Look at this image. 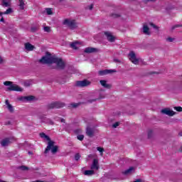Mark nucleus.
Here are the masks:
<instances>
[{"mask_svg": "<svg viewBox=\"0 0 182 182\" xmlns=\"http://www.w3.org/2000/svg\"><path fill=\"white\" fill-rule=\"evenodd\" d=\"M38 62L42 65H48L50 69L57 68L63 70V69L66 68V64L63 62L62 58L55 55L52 56V54L49 52H46V55L43 56Z\"/></svg>", "mask_w": 182, "mask_h": 182, "instance_id": "nucleus-1", "label": "nucleus"}, {"mask_svg": "<svg viewBox=\"0 0 182 182\" xmlns=\"http://www.w3.org/2000/svg\"><path fill=\"white\" fill-rule=\"evenodd\" d=\"M44 139L48 141V146L44 151V154H48L49 151L51 150L52 154H56L59 150V146L55 145V141L50 140V137H49V136L46 135Z\"/></svg>", "mask_w": 182, "mask_h": 182, "instance_id": "nucleus-2", "label": "nucleus"}, {"mask_svg": "<svg viewBox=\"0 0 182 182\" xmlns=\"http://www.w3.org/2000/svg\"><path fill=\"white\" fill-rule=\"evenodd\" d=\"M4 86H9L7 87V90L9 92H23V89L16 85L12 84L11 81H5L4 82Z\"/></svg>", "mask_w": 182, "mask_h": 182, "instance_id": "nucleus-3", "label": "nucleus"}, {"mask_svg": "<svg viewBox=\"0 0 182 182\" xmlns=\"http://www.w3.org/2000/svg\"><path fill=\"white\" fill-rule=\"evenodd\" d=\"M66 105L64 102L56 101L51 102L46 105L47 110H52L53 109H60L65 107Z\"/></svg>", "mask_w": 182, "mask_h": 182, "instance_id": "nucleus-4", "label": "nucleus"}, {"mask_svg": "<svg viewBox=\"0 0 182 182\" xmlns=\"http://www.w3.org/2000/svg\"><path fill=\"white\" fill-rule=\"evenodd\" d=\"M64 25H67L71 31H73L75 29H77V23L75 20H69V19H65L63 21Z\"/></svg>", "mask_w": 182, "mask_h": 182, "instance_id": "nucleus-5", "label": "nucleus"}, {"mask_svg": "<svg viewBox=\"0 0 182 182\" xmlns=\"http://www.w3.org/2000/svg\"><path fill=\"white\" fill-rule=\"evenodd\" d=\"M92 85V82L88 80H83L77 81L75 83V86L77 87H87V86H90Z\"/></svg>", "mask_w": 182, "mask_h": 182, "instance_id": "nucleus-6", "label": "nucleus"}, {"mask_svg": "<svg viewBox=\"0 0 182 182\" xmlns=\"http://www.w3.org/2000/svg\"><path fill=\"white\" fill-rule=\"evenodd\" d=\"M85 133L88 136V137H95L96 129H95L94 127H91L90 126H87L85 129Z\"/></svg>", "mask_w": 182, "mask_h": 182, "instance_id": "nucleus-7", "label": "nucleus"}, {"mask_svg": "<svg viewBox=\"0 0 182 182\" xmlns=\"http://www.w3.org/2000/svg\"><path fill=\"white\" fill-rule=\"evenodd\" d=\"M129 60L134 63V65H139V59L136 57L134 51H131L129 55Z\"/></svg>", "mask_w": 182, "mask_h": 182, "instance_id": "nucleus-8", "label": "nucleus"}, {"mask_svg": "<svg viewBox=\"0 0 182 182\" xmlns=\"http://www.w3.org/2000/svg\"><path fill=\"white\" fill-rule=\"evenodd\" d=\"M116 73L115 70H102L98 72L100 76H105L106 75H111L112 73Z\"/></svg>", "mask_w": 182, "mask_h": 182, "instance_id": "nucleus-9", "label": "nucleus"}, {"mask_svg": "<svg viewBox=\"0 0 182 182\" xmlns=\"http://www.w3.org/2000/svg\"><path fill=\"white\" fill-rule=\"evenodd\" d=\"M161 113H162V114H166L167 116H174V114H176V112L169 108L161 109Z\"/></svg>", "mask_w": 182, "mask_h": 182, "instance_id": "nucleus-10", "label": "nucleus"}, {"mask_svg": "<svg viewBox=\"0 0 182 182\" xmlns=\"http://www.w3.org/2000/svg\"><path fill=\"white\" fill-rule=\"evenodd\" d=\"M108 42L113 43L116 41V38L112 35V33L109 31H106L104 33Z\"/></svg>", "mask_w": 182, "mask_h": 182, "instance_id": "nucleus-11", "label": "nucleus"}, {"mask_svg": "<svg viewBox=\"0 0 182 182\" xmlns=\"http://www.w3.org/2000/svg\"><path fill=\"white\" fill-rule=\"evenodd\" d=\"M91 170H99V159H94L90 166Z\"/></svg>", "mask_w": 182, "mask_h": 182, "instance_id": "nucleus-12", "label": "nucleus"}, {"mask_svg": "<svg viewBox=\"0 0 182 182\" xmlns=\"http://www.w3.org/2000/svg\"><path fill=\"white\" fill-rule=\"evenodd\" d=\"M20 100H21V102H32V100H35V96L29 95V96L21 97L20 98Z\"/></svg>", "mask_w": 182, "mask_h": 182, "instance_id": "nucleus-13", "label": "nucleus"}, {"mask_svg": "<svg viewBox=\"0 0 182 182\" xmlns=\"http://www.w3.org/2000/svg\"><path fill=\"white\" fill-rule=\"evenodd\" d=\"M101 86L104 87L105 89H112V85L108 84L107 81L105 80H100Z\"/></svg>", "mask_w": 182, "mask_h": 182, "instance_id": "nucleus-14", "label": "nucleus"}, {"mask_svg": "<svg viewBox=\"0 0 182 182\" xmlns=\"http://www.w3.org/2000/svg\"><path fill=\"white\" fill-rule=\"evenodd\" d=\"M1 144L2 147H6L11 144V139L9 138H6L1 140Z\"/></svg>", "mask_w": 182, "mask_h": 182, "instance_id": "nucleus-15", "label": "nucleus"}, {"mask_svg": "<svg viewBox=\"0 0 182 182\" xmlns=\"http://www.w3.org/2000/svg\"><path fill=\"white\" fill-rule=\"evenodd\" d=\"M11 5V0H1V6L4 8H9Z\"/></svg>", "mask_w": 182, "mask_h": 182, "instance_id": "nucleus-16", "label": "nucleus"}, {"mask_svg": "<svg viewBox=\"0 0 182 182\" xmlns=\"http://www.w3.org/2000/svg\"><path fill=\"white\" fill-rule=\"evenodd\" d=\"M84 52L85 53H95L97 52V49L95 48L87 47L85 49Z\"/></svg>", "mask_w": 182, "mask_h": 182, "instance_id": "nucleus-17", "label": "nucleus"}, {"mask_svg": "<svg viewBox=\"0 0 182 182\" xmlns=\"http://www.w3.org/2000/svg\"><path fill=\"white\" fill-rule=\"evenodd\" d=\"M5 103L9 112H10V113H14V106H12V105L9 103V100H6Z\"/></svg>", "mask_w": 182, "mask_h": 182, "instance_id": "nucleus-18", "label": "nucleus"}, {"mask_svg": "<svg viewBox=\"0 0 182 182\" xmlns=\"http://www.w3.org/2000/svg\"><path fill=\"white\" fill-rule=\"evenodd\" d=\"M136 170V168L131 166L129 167V168L127 169L124 171H122V174H124V176H128V174H132V171H134Z\"/></svg>", "mask_w": 182, "mask_h": 182, "instance_id": "nucleus-19", "label": "nucleus"}, {"mask_svg": "<svg viewBox=\"0 0 182 182\" xmlns=\"http://www.w3.org/2000/svg\"><path fill=\"white\" fill-rule=\"evenodd\" d=\"M142 32L144 35H150V28L147 25L144 24L142 28Z\"/></svg>", "mask_w": 182, "mask_h": 182, "instance_id": "nucleus-20", "label": "nucleus"}, {"mask_svg": "<svg viewBox=\"0 0 182 182\" xmlns=\"http://www.w3.org/2000/svg\"><path fill=\"white\" fill-rule=\"evenodd\" d=\"M25 49L28 50V52H31L35 49V46L31 44L30 43H25Z\"/></svg>", "mask_w": 182, "mask_h": 182, "instance_id": "nucleus-21", "label": "nucleus"}, {"mask_svg": "<svg viewBox=\"0 0 182 182\" xmlns=\"http://www.w3.org/2000/svg\"><path fill=\"white\" fill-rule=\"evenodd\" d=\"M12 12H14L12 9L11 8H9L4 12H1L0 11V16H2V15H9V14H12Z\"/></svg>", "mask_w": 182, "mask_h": 182, "instance_id": "nucleus-22", "label": "nucleus"}, {"mask_svg": "<svg viewBox=\"0 0 182 182\" xmlns=\"http://www.w3.org/2000/svg\"><path fill=\"white\" fill-rule=\"evenodd\" d=\"M109 16L112 18L113 19H116L117 18H120L122 16L121 14H117V13H112Z\"/></svg>", "mask_w": 182, "mask_h": 182, "instance_id": "nucleus-23", "label": "nucleus"}, {"mask_svg": "<svg viewBox=\"0 0 182 182\" xmlns=\"http://www.w3.org/2000/svg\"><path fill=\"white\" fill-rule=\"evenodd\" d=\"M19 4L18 6H20V9L23 10L25 9V0H18Z\"/></svg>", "mask_w": 182, "mask_h": 182, "instance_id": "nucleus-24", "label": "nucleus"}, {"mask_svg": "<svg viewBox=\"0 0 182 182\" xmlns=\"http://www.w3.org/2000/svg\"><path fill=\"white\" fill-rule=\"evenodd\" d=\"M85 176H93L95 174V171L93 170H87L84 171Z\"/></svg>", "mask_w": 182, "mask_h": 182, "instance_id": "nucleus-25", "label": "nucleus"}, {"mask_svg": "<svg viewBox=\"0 0 182 182\" xmlns=\"http://www.w3.org/2000/svg\"><path fill=\"white\" fill-rule=\"evenodd\" d=\"M44 123H46V124H50V126H53V124H55V122L49 118H47L46 121H44Z\"/></svg>", "mask_w": 182, "mask_h": 182, "instance_id": "nucleus-26", "label": "nucleus"}, {"mask_svg": "<svg viewBox=\"0 0 182 182\" xmlns=\"http://www.w3.org/2000/svg\"><path fill=\"white\" fill-rule=\"evenodd\" d=\"M77 45H79L78 42H73L70 44V48H72V49H75L76 50H77Z\"/></svg>", "mask_w": 182, "mask_h": 182, "instance_id": "nucleus-27", "label": "nucleus"}, {"mask_svg": "<svg viewBox=\"0 0 182 182\" xmlns=\"http://www.w3.org/2000/svg\"><path fill=\"white\" fill-rule=\"evenodd\" d=\"M46 115L45 114H41L38 116V119H40V120L41 121L42 123H45V122L46 121Z\"/></svg>", "mask_w": 182, "mask_h": 182, "instance_id": "nucleus-28", "label": "nucleus"}, {"mask_svg": "<svg viewBox=\"0 0 182 182\" xmlns=\"http://www.w3.org/2000/svg\"><path fill=\"white\" fill-rule=\"evenodd\" d=\"M18 168H20V170H22V171H26L29 170V168L26 166H19Z\"/></svg>", "mask_w": 182, "mask_h": 182, "instance_id": "nucleus-29", "label": "nucleus"}, {"mask_svg": "<svg viewBox=\"0 0 182 182\" xmlns=\"http://www.w3.org/2000/svg\"><path fill=\"white\" fill-rule=\"evenodd\" d=\"M181 26H182V24H176L175 26H173L172 27H171V31H174V29H176V28H181Z\"/></svg>", "mask_w": 182, "mask_h": 182, "instance_id": "nucleus-30", "label": "nucleus"}, {"mask_svg": "<svg viewBox=\"0 0 182 182\" xmlns=\"http://www.w3.org/2000/svg\"><path fill=\"white\" fill-rule=\"evenodd\" d=\"M77 140H80V141H83V139H85V135H77Z\"/></svg>", "mask_w": 182, "mask_h": 182, "instance_id": "nucleus-31", "label": "nucleus"}, {"mask_svg": "<svg viewBox=\"0 0 182 182\" xmlns=\"http://www.w3.org/2000/svg\"><path fill=\"white\" fill-rule=\"evenodd\" d=\"M70 106L73 109H76V107H79V106H80V104H79V103H72V104H70Z\"/></svg>", "mask_w": 182, "mask_h": 182, "instance_id": "nucleus-32", "label": "nucleus"}, {"mask_svg": "<svg viewBox=\"0 0 182 182\" xmlns=\"http://www.w3.org/2000/svg\"><path fill=\"white\" fill-rule=\"evenodd\" d=\"M153 137V130L150 129L148 131V139Z\"/></svg>", "mask_w": 182, "mask_h": 182, "instance_id": "nucleus-33", "label": "nucleus"}, {"mask_svg": "<svg viewBox=\"0 0 182 182\" xmlns=\"http://www.w3.org/2000/svg\"><path fill=\"white\" fill-rule=\"evenodd\" d=\"M80 159V154H79V153L76 154L75 155V160L76 161H79Z\"/></svg>", "mask_w": 182, "mask_h": 182, "instance_id": "nucleus-34", "label": "nucleus"}, {"mask_svg": "<svg viewBox=\"0 0 182 182\" xmlns=\"http://www.w3.org/2000/svg\"><path fill=\"white\" fill-rule=\"evenodd\" d=\"M46 12H47V15H52L53 14V12H52V9H46Z\"/></svg>", "mask_w": 182, "mask_h": 182, "instance_id": "nucleus-35", "label": "nucleus"}, {"mask_svg": "<svg viewBox=\"0 0 182 182\" xmlns=\"http://www.w3.org/2000/svg\"><path fill=\"white\" fill-rule=\"evenodd\" d=\"M38 26H33L31 27V32H36L38 31Z\"/></svg>", "mask_w": 182, "mask_h": 182, "instance_id": "nucleus-36", "label": "nucleus"}, {"mask_svg": "<svg viewBox=\"0 0 182 182\" xmlns=\"http://www.w3.org/2000/svg\"><path fill=\"white\" fill-rule=\"evenodd\" d=\"M156 0H142L144 4H149V2H156Z\"/></svg>", "mask_w": 182, "mask_h": 182, "instance_id": "nucleus-37", "label": "nucleus"}, {"mask_svg": "<svg viewBox=\"0 0 182 182\" xmlns=\"http://www.w3.org/2000/svg\"><path fill=\"white\" fill-rule=\"evenodd\" d=\"M149 25L151 26H152V28H154V29H157L159 30V26H156V24L153 23H149Z\"/></svg>", "mask_w": 182, "mask_h": 182, "instance_id": "nucleus-38", "label": "nucleus"}, {"mask_svg": "<svg viewBox=\"0 0 182 182\" xmlns=\"http://www.w3.org/2000/svg\"><path fill=\"white\" fill-rule=\"evenodd\" d=\"M43 29H44V32H48V33L50 32V27L49 26H45Z\"/></svg>", "mask_w": 182, "mask_h": 182, "instance_id": "nucleus-39", "label": "nucleus"}, {"mask_svg": "<svg viewBox=\"0 0 182 182\" xmlns=\"http://www.w3.org/2000/svg\"><path fill=\"white\" fill-rule=\"evenodd\" d=\"M118 126H120V122H115V123L112 125V127H113V129H116L117 127H118Z\"/></svg>", "mask_w": 182, "mask_h": 182, "instance_id": "nucleus-40", "label": "nucleus"}, {"mask_svg": "<svg viewBox=\"0 0 182 182\" xmlns=\"http://www.w3.org/2000/svg\"><path fill=\"white\" fill-rule=\"evenodd\" d=\"M97 150L98 151H100V153H103V151H105V149H103V148H102L100 146L97 147Z\"/></svg>", "mask_w": 182, "mask_h": 182, "instance_id": "nucleus-41", "label": "nucleus"}, {"mask_svg": "<svg viewBox=\"0 0 182 182\" xmlns=\"http://www.w3.org/2000/svg\"><path fill=\"white\" fill-rule=\"evenodd\" d=\"M24 86H25L26 87H29V86H31V82H29V81H26V82H24Z\"/></svg>", "mask_w": 182, "mask_h": 182, "instance_id": "nucleus-42", "label": "nucleus"}, {"mask_svg": "<svg viewBox=\"0 0 182 182\" xmlns=\"http://www.w3.org/2000/svg\"><path fill=\"white\" fill-rule=\"evenodd\" d=\"M174 109L176 110V112H182L181 107H174Z\"/></svg>", "mask_w": 182, "mask_h": 182, "instance_id": "nucleus-43", "label": "nucleus"}, {"mask_svg": "<svg viewBox=\"0 0 182 182\" xmlns=\"http://www.w3.org/2000/svg\"><path fill=\"white\" fill-rule=\"evenodd\" d=\"M167 42H173L174 38H171V37H168L166 38Z\"/></svg>", "mask_w": 182, "mask_h": 182, "instance_id": "nucleus-44", "label": "nucleus"}, {"mask_svg": "<svg viewBox=\"0 0 182 182\" xmlns=\"http://www.w3.org/2000/svg\"><path fill=\"white\" fill-rule=\"evenodd\" d=\"M89 159H96V154H90L88 155Z\"/></svg>", "mask_w": 182, "mask_h": 182, "instance_id": "nucleus-45", "label": "nucleus"}, {"mask_svg": "<svg viewBox=\"0 0 182 182\" xmlns=\"http://www.w3.org/2000/svg\"><path fill=\"white\" fill-rule=\"evenodd\" d=\"M46 136V134L42 132L40 134V137H41V139H45V137Z\"/></svg>", "mask_w": 182, "mask_h": 182, "instance_id": "nucleus-46", "label": "nucleus"}, {"mask_svg": "<svg viewBox=\"0 0 182 182\" xmlns=\"http://www.w3.org/2000/svg\"><path fill=\"white\" fill-rule=\"evenodd\" d=\"M96 100H97V99L88 100L87 102L88 103H93V102H96Z\"/></svg>", "mask_w": 182, "mask_h": 182, "instance_id": "nucleus-47", "label": "nucleus"}, {"mask_svg": "<svg viewBox=\"0 0 182 182\" xmlns=\"http://www.w3.org/2000/svg\"><path fill=\"white\" fill-rule=\"evenodd\" d=\"M82 130L80 129H75L74 131V132L75 133V134H79V133H81Z\"/></svg>", "mask_w": 182, "mask_h": 182, "instance_id": "nucleus-48", "label": "nucleus"}, {"mask_svg": "<svg viewBox=\"0 0 182 182\" xmlns=\"http://www.w3.org/2000/svg\"><path fill=\"white\" fill-rule=\"evenodd\" d=\"M114 62H115V63H120V60H119V59H114Z\"/></svg>", "mask_w": 182, "mask_h": 182, "instance_id": "nucleus-49", "label": "nucleus"}, {"mask_svg": "<svg viewBox=\"0 0 182 182\" xmlns=\"http://www.w3.org/2000/svg\"><path fill=\"white\" fill-rule=\"evenodd\" d=\"M89 9L90 11H92V9H93V4L89 6Z\"/></svg>", "mask_w": 182, "mask_h": 182, "instance_id": "nucleus-50", "label": "nucleus"}, {"mask_svg": "<svg viewBox=\"0 0 182 182\" xmlns=\"http://www.w3.org/2000/svg\"><path fill=\"white\" fill-rule=\"evenodd\" d=\"M0 22H5V19H4V17L1 16V18L0 19Z\"/></svg>", "mask_w": 182, "mask_h": 182, "instance_id": "nucleus-51", "label": "nucleus"}, {"mask_svg": "<svg viewBox=\"0 0 182 182\" xmlns=\"http://www.w3.org/2000/svg\"><path fill=\"white\" fill-rule=\"evenodd\" d=\"M4 62V59H2V57L0 55V63H2Z\"/></svg>", "mask_w": 182, "mask_h": 182, "instance_id": "nucleus-52", "label": "nucleus"}, {"mask_svg": "<svg viewBox=\"0 0 182 182\" xmlns=\"http://www.w3.org/2000/svg\"><path fill=\"white\" fill-rule=\"evenodd\" d=\"M100 99H105V96L102 95V94L100 95Z\"/></svg>", "mask_w": 182, "mask_h": 182, "instance_id": "nucleus-53", "label": "nucleus"}, {"mask_svg": "<svg viewBox=\"0 0 182 182\" xmlns=\"http://www.w3.org/2000/svg\"><path fill=\"white\" fill-rule=\"evenodd\" d=\"M60 122H61V123H65V119L62 118V119H60Z\"/></svg>", "mask_w": 182, "mask_h": 182, "instance_id": "nucleus-54", "label": "nucleus"}, {"mask_svg": "<svg viewBox=\"0 0 182 182\" xmlns=\"http://www.w3.org/2000/svg\"><path fill=\"white\" fill-rule=\"evenodd\" d=\"M28 154L32 155V154H33V152H32V151H28Z\"/></svg>", "mask_w": 182, "mask_h": 182, "instance_id": "nucleus-55", "label": "nucleus"}, {"mask_svg": "<svg viewBox=\"0 0 182 182\" xmlns=\"http://www.w3.org/2000/svg\"><path fill=\"white\" fill-rule=\"evenodd\" d=\"M6 124H11V121H9L8 122H6Z\"/></svg>", "mask_w": 182, "mask_h": 182, "instance_id": "nucleus-56", "label": "nucleus"}, {"mask_svg": "<svg viewBox=\"0 0 182 182\" xmlns=\"http://www.w3.org/2000/svg\"><path fill=\"white\" fill-rule=\"evenodd\" d=\"M179 136H181L182 137V131L181 132L178 133Z\"/></svg>", "mask_w": 182, "mask_h": 182, "instance_id": "nucleus-57", "label": "nucleus"}, {"mask_svg": "<svg viewBox=\"0 0 182 182\" xmlns=\"http://www.w3.org/2000/svg\"><path fill=\"white\" fill-rule=\"evenodd\" d=\"M65 0H59L60 2H63Z\"/></svg>", "mask_w": 182, "mask_h": 182, "instance_id": "nucleus-58", "label": "nucleus"}, {"mask_svg": "<svg viewBox=\"0 0 182 182\" xmlns=\"http://www.w3.org/2000/svg\"><path fill=\"white\" fill-rule=\"evenodd\" d=\"M153 73H151V75H153Z\"/></svg>", "mask_w": 182, "mask_h": 182, "instance_id": "nucleus-59", "label": "nucleus"}, {"mask_svg": "<svg viewBox=\"0 0 182 182\" xmlns=\"http://www.w3.org/2000/svg\"><path fill=\"white\" fill-rule=\"evenodd\" d=\"M181 151H182V146L181 147Z\"/></svg>", "mask_w": 182, "mask_h": 182, "instance_id": "nucleus-60", "label": "nucleus"}]
</instances>
